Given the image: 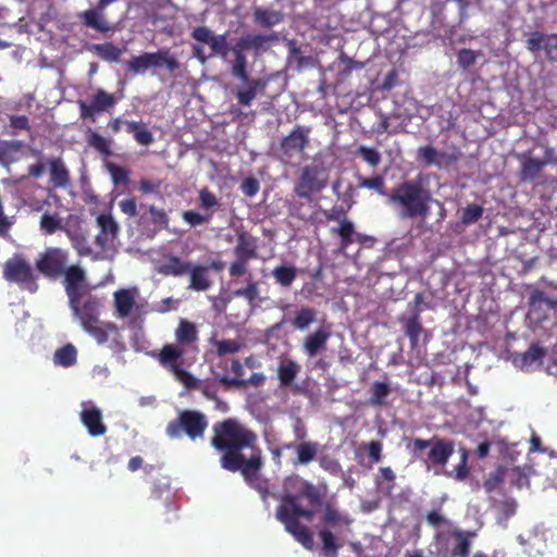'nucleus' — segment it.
<instances>
[{"instance_id": "4", "label": "nucleus", "mask_w": 557, "mask_h": 557, "mask_svg": "<svg viewBox=\"0 0 557 557\" xmlns=\"http://www.w3.org/2000/svg\"><path fill=\"white\" fill-rule=\"evenodd\" d=\"M406 448L412 458L437 474V469H443L454 455L455 443L453 440L434 435L429 440L412 438L407 443Z\"/></svg>"}, {"instance_id": "10", "label": "nucleus", "mask_w": 557, "mask_h": 557, "mask_svg": "<svg viewBox=\"0 0 557 557\" xmlns=\"http://www.w3.org/2000/svg\"><path fill=\"white\" fill-rule=\"evenodd\" d=\"M3 277L8 282L15 283L32 293L38 288L37 275L22 255H15L4 262Z\"/></svg>"}, {"instance_id": "28", "label": "nucleus", "mask_w": 557, "mask_h": 557, "mask_svg": "<svg viewBox=\"0 0 557 557\" xmlns=\"http://www.w3.org/2000/svg\"><path fill=\"white\" fill-rule=\"evenodd\" d=\"M81 421L90 436H101L107 432V426L102 422L101 410L95 406L84 409L81 412Z\"/></svg>"}, {"instance_id": "32", "label": "nucleus", "mask_w": 557, "mask_h": 557, "mask_svg": "<svg viewBox=\"0 0 557 557\" xmlns=\"http://www.w3.org/2000/svg\"><path fill=\"white\" fill-rule=\"evenodd\" d=\"M319 446L314 441L300 442L296 447V458L292 460V465L294 467L309 465L317 458Z\"/></svg>"}, {"instance_id": "24", "label": "nucleus", "mask_w": 557, "mask_h": 557, "mask_svg": "<svg viewBox=\"0 0 557 557\" xmlns=\"http://www.w3.org/2000/svg\"><path fill=\"white\" fill-rule=\"evenodd\" d=\"M110 127L114 133L132 135L134 139H152L150 131L141 121H128L117 117L110 123Z\"/></svg>"}, {"instance_id": "6", "label": "nucleus", "mask_w": 557, "mask_h": 557, "mask_svg": "<svg viewBox=\"0 0 557 557\" xmlns=\"http://www.w3.org/2000/svg\"><path fill=\"white\" fill-rule=\"evenodd\" d=\"M208 428V419L205 413L197 410H182L177 418L170 421L165 428V434L177 440L186 435L189 440L202 438Z\"/></svg>"}, {"instance_id": "26", "label": "nucleus", "mask_w": 557, "mask_h": 557, "mask_svg": "<svg viewBox=\"0 0 557 557\" xmlns=\"http://www.w3.org/2000/svg\"><path fill=\"white\" fill-rule=\"evenodd\" d=\"M277 520L284 524L286 531L290 533L305 548L312 549L313 537L307 525L302 524L300 521L288 519L285 512H282V517L277 518Z\"/></svg>"}, {"instance_id": "53", "label": "nucleus", "mask_w": 557, "mask_h": 557, "mask_svg": "<svg viewBox=\"0 0 557 557\" xmlns=\"http://www.w3.org/2000/svg\"><path fill=\"white\" fill-rule=\"evenodd\" d=\"M9 134L17 135L21 132H29V119L26 115H9V123L7 125Z\"/></svg>"}, {"instance_id": "51", "label": "nucleus", "mask_w": 557, "mask_h": 557, "mask_svg": "<svg viewBox=\"0 0 557 557\" xmlns=\"http://www.w3.org/2000/svg\"><path fill=\"white\" fill-rule=\"evenodd\" d=\"M484 208L478 203L468 205L461 213V223L463 225H471L476 223L483 215Z\"/></svg>"}, {"instance_id": "61", "label": "nucleus", "mask_w": 557, "mask_h": 557, "mask_svg": "<svg viewBox=\"0 0 557 557\" xmlns=\"http://www.w3.org/2000/svg\"><path fill=\"white\" fill-rule=\"evenodd\" d=\"M544 356L545 349L537 343H533L528 350L522 354V360L524 364H532L536 361H541Z\"/></svg>"}, {"instance_id": "57", "label": "nucleus", "mask_w": 557, "mask_h": 557, "mask_svg": "<svg viewBox=\"0 0 557 557\" xmlns=\"http://www.w3.org/2000/svg\"><path fill=\"white\" fill-rule=\"evenodd\" d=\"M104 165L115 185L128 183V171L125 168L110 161H106Z\"/></svg>"}, {"instance_id": "16", "label": "nucleus", "mask_w": 557, "mask_h": 557, "mask_svg": "<svg viewBox=\"0 0 557 557\" xmlns=\"http://www.w3.org/2000/svg\"><path fill=\"white\" fill-rule=\"evenodd\" d=\"M525 47L532 53L543 50L549 62L557 63V34L532 32L525 41Z\"/></svg>"}, {"instance_id": "29", "label": "nucleus", "mask_w": 557, "mask_h": 557, "mask_svg": "<svg viewBox=\"0 0 557 557\" xmlns=\"http://www.w3.org/2000/svg\"><path fill=\"white\" fill-rule=\"evenodd\" d=\"M174 335L176 345L183 347L186 350L188 348L195 347L199 339L196 324L186 319L180 320Z\"/></svg>"}, {"instance_id": "41", "label": "nucleus", "mask_w": 557, "mask_h": 557, "mask_svg": "<svg viewBox=\"0 0 557 557\" xmlns=\"http://www.w3.org/2000/svg\"><path fill=\"white\" fill-rule=\"evenodd\" d=\"M275 283L282 287H290L297 277V268L288 264H281L272 270Z\"/></svg>"}, {"instance_id": "27", "label": "nucleus", "mask_w": 557, "mask_h": 557, "mask_svg": "<svg viewBox=\"0 0 557 557\" xmlns=\"http://www.w3.org/2000/svg\"><path fill=\"white\" fill-rule=\"evenodd\" d=\"M97 223L100 227L99 234L96 236V245L100 249L108 247L114 240L119 232V225L110 214H100L97 218Z\"/></svg>"}, {"instance_id": "20", "label": "nucleus", "mask_w": 557, "mask_h": 557, "mask_svg": "<svg viewBox=\"0 0 557 557\" xmlns=\"http://www.w3.org/2000/svg\"><path fill=\"white\" fill-rule=\"evenodd\" d=\"M191 262L174 253L163 255L157 271L163 276L182 277L188 274Z\"/></svg>"}, {"instance_id": "45", "label": "nucleus", "mask_w": 557, "mask_h": 557, "mask_svg": "<svg viewBox=\"0 0 557 557\" xmlns=\"http://www.w3.org/2000/svg\"><path fill=\"white\" fill-rule=\"evenodd\" d=\"M83 329L89 333L100 345L108 342L109 333L117 334V327L113 323H106L104 325H99V323H91L90 326H84Z\"/></svg>"}, {"instance_id": "30", "label": "nucleus", "mask_w": 557, "mask_h": 557, "mask_svg": "<svg viewBox=\"0 0 557 557\" xmlns=\"http://www.w3.org/2000/svg\"><path fill=\"white\" fill-rule=\"evenodd\" d=\"M187 275H189L188 288L191 290L206 292L212 286L209 267L205 264L193 263Z\"/></svg>"}, {"instance_id": "56", "label": "nucleus", "mask_w": 557, "mask_h": 557, "mask_svg": "<svg viewBox=\"0 0 557 557\" xmlns=\"http://www.w3.org/2000/svg\"><path fill=\"white\" fill-rule=\"evenodd\" d=\"M445 474L457 481H463L467 479L469 475L467 449H461L460 462L450 472H445Z\"/></svg>"}, {"instance_id": "59", "label": "nucleus", "mask_w": 557, "mask_h": 557, "mask_svg": "<svg viewBox=\"0 0 557 557\" xmlns=\"http://www.w3.org/2000/svg\"><path fill=\"white\" fill-rule=\"evenodd\" d=\"M213 344L216 348V354L220 357H223L228 354H236L242 348L240 343L235 339L215 341Z\"/></svg>"}, {"instance_id": "62", "label": "nucleus", "mask_w": 557, "mask_h": 557, "mask_svg": "<svg viewBox=\"0 0 557 557\" xmlns=\"http://www.w3.org/2000/svg\"><path fill=\"white\" fill-rule=\"evenodd\" d=\"M178 382H181L187 389L201 388V381L196 379L191 373L184 368L173 374Z\"/></svg>"}, {"instance_id": "3", "label": "nucleus", "mask_w": 557, "mask_h": 557, "mask_svg": "<svg viewBox=\"0 0 557 557\" xmlns=\"http://www.w3.org/2000/svg\"><path fill=\"white\" fill-rule=\"evenodd\" d=\"M430 176L419 173L412 180H406L388 194V202L399 209L403 219H426L430 215L432 191L429 187Z\"/></svg>"}, {"instance_id": "37", "label": "nucleus", "mask_w": 557, "mask_h": 557, "mask_svg": "<svg viewBox=\"0 0 557 557\" xmlns=\"http://www.w3.org/2000/svg\"><path fill=\"white\" fill-rule=\"evenodd\" d=\"M282 512H285L288 519L295 521H299L300 518H305L310 521L314 515L313 510L304 508L299 502L289 505H280L276 510V518H281Z\"/></svg>"}, {"instance_id": "12", "label": "nucleus", "mask_w": 557, "mask_h": 557, "mask_svg": "<svg viewBox=\"0 0 557 557\" xmlns=\"http://www.w3.org/2000/svg\"><path fill=\"white\" fill-rule=\"evenodd\" d=\"M234 256L235 260L230 264L228 273L231 277H240L248 272L249 262L259 257L257 238L246 232L239 233Z\"/></svg>"}, {"instance_id": "36", "label": "nucleus", "mask_w": 557, "mask_h": 557, "mask_svg": "<svg viewBox=\"0 0 557 557\" xmlns=\"http://www.w3.org/2000/svg\"><path fill=\"white\" fill-rule=\"evenodd\" d=\"M472 535L473 533L462 530H454L451 532V540L455 543L453 547L454 557H469Z\"/></svg>"}, {"instance_id": "17", "label": "nucleus", "mask_w": 557, "mask_h": 557, "mask_svg": "<svg viewBox=\"0 0 557 557\" xmlns=\"http://www.w3.org/2000/svg\"><path fill=\"white\" fill-rule=\"evenodd\" d=\"M191 38L198 42L207 44L212 54L226 58L228 54V45L226 40V34L215 35L207 26L195 27L190 34Z\"/></svg>"}, {"instance_id": "46", "label": "nucleus", "mask_w": 557, "mask_h": 557, "mask_svg": "<svg viewBox=\"0 0 557 557\" xmlns=\"http://www.w3.org/2000/svg\"><path fill=\"white\" fill-rule=\"evenodd\" d=\"M50 176L54 186L65 187L69 184V171L59 159H54L50 162Z\"/></svg>"}, {"instance_id": "33", "label": "nucleus", "mask_w": 557, "mask_h": 557, "mask_svg": "<svg viewBox=\"0 0 557 557\" xmlns=\"http://www.w3.org/2000/svg\"><path fill=\"white\" fill-rule=\"evenodd\" d=\"M252 15L255 24L263 28H271L284 20V14L281 11L263 9L261 7L253 8Z\"/></svg>"}, {"instance_id": "34", "label": "nucleus", "mask_w": 557, "mask_h": 557, "mask_svg": "<svg viewBox=\"0 0 557 557\" xmlns=\"http://www.w3.org/2000/svg\"><path fill=\"white\" fill-rule=\"evenodd\" d=\"M299 371L300 366L296 361L292 359L281 361L277 367V377L280 381V386H290L294 383Z\"/></svg>"}, {"instance_id": "7", "label": "nucleus", "mask_w": 557, "mask_h": 557, "mask_svg": "<svg viewBox=\"0 0 557 557\" xmlns=\"http://www.w3.org/2000/svg\"><path fill=\"white\" fill-rule=\"evenodd\" d=\"M554 161V150L547 141H534L533 147L520 158V181L539 183L544 166Z\"/></svg>"}, {"instance_id": "60", "label": "nucleus", "mask_w": 557, "mask_h": 557, "mask_svg": "<svg viewBox=\"0 0 557 557\" xmlns=\"http://www.w3.org/2000/svg\"><path fill=\"white\" fill-rule=\"evenodd\" d=\"M182 216L186 223H188L191 227H195L209 223L212 219V212L201 214L193 210H187L183 212Z\"/></svg>"}, {"instance_id": "13", "label": "nucleus", "mask_w": 557, "mask_h": 557, "mask_svg": "<svg viewBox=\"0 0 557 557\" xmlns=\"http://www.w3.org/2000/svg\"><path fill=\"white\" fill-rule=\"evenodd\" d=\"M122 98L123 92H121L120 96H116L99 88L90 96L88 101H78L81 117L84 120L90 119L95 121V119L100 114L113 109Z\"/></svg>"}, {"instance_id": "5", "label": "nucleus", "mask_w": 557, "mask_h": 557, "mask_svg": "<svg viewBox=\"0 0 557 557\" xmlns=\"http://www.w3.org/2000/svg\"><path fill=\"white\" fill-rule=\"evenodd\" d=\"M234 60L231 64V74L239 79L243 86H236L232 89L237 103L242 107H250L258 94H263L269 79L263 77L251 78L248 74V62L245 53H233Z\"/></svg>"}, {"instance_id": "43", "label": "nucleus", "mask_w": 557, "mask_h": 557, "mask_svg": "<svg viewBox=\"0 0 557 557\" xmlns=\"http://www.w3.org/2000/svg\"><path fill=\"white\" fill-rule=\"evenodd\" d=\"M53 361L55 364L69 368L76 363L77 361V350L74 345L66 344L59 348L53 356Z\"/></svg>"}, {"instance_id": "11", "label": "nucleus", "mask_w": 557, "mask_h": 557, "mask_svg": "<svg viewBox=\"0 0 557 557\" xmlns=\"http://www.w3.org/2000/svg\"><path fill=\"white\" fill-rule=\"evenodd\" d=\"M329 182V172L322 164H311L302 169L295 184V194L310 200L314 193L324 189Z\"/></svg>"}, {"instance_id": "25", "label": "nucleus", "mask_w": 557, "mask_h": 557, "mask_svg": "<svg viewBox=\"0 0 557 557\" xmlns=\"http://www.w3.org/2000/svg\"><path fill=\"white\" fill-rule=\"evenodd\" d=\"M149 498L154 502H161L164 513L175 512L177 510L170 491V479L168 476H163L153 483Z\"/></svg>"}, {"instance_id": "40", "label": "nucleus", "mask_w": 557, "mask_h": 557, "mask_svg": "<svg viewBox=\"0 0 557 557\" xmlns=\"http://www.w3.org/2000/svg\"><path fill=\"white\" fill-rule=\"evenodd\" d=\"M395 472L391 467H382L379 470V475L375 478L377 488L386 496H392L396 483Z\"/></svg>"}, {"instance_id": "63", "label": "nucleus", "mask_w": 557, "mask_h": 557, "mask_svg": "<svg viewBox=\"0 0 557 557\" xmlns=\"http://www.w3.org/2000/svg\"><path fill=\"white\" fill-rule=\"evenodd\" d=\"M478 57H479L478 52H475L471 49L463 48V49H460L457 53V63L461 69L467 70L470 66L474 65Z\"/></svg>"}, {"instance_id": "39", "label": "nucleus", "mask_w": 557, "mask_h": 557, "mask_svg": "<svg viewBox=\"0 0 557 557\" xmlns=\"http://www.w3.org/2000/svg\"><path fill=\"white\" fill-rule=\"evenodd\" d=\"M65 233L70 238L73 248L77 251L79 256H89L92 252L91 246L89 244L88 237L84 231L81 228L71 230L66 228Z\"/></svg>"}, {"instance_id": "35", "label": "nucleus", "mask_w": 557, "mask_h": 557, "mask_svg": "<svg viewBox=\"0 0 557 557\" xmlns=\"http://www.w3.org/2000/svg\"><path fill=\"white\" fill-rule=\"evenodd\" d=\"M135 306L134 295L128 289H119L114 293V307L119 318H126Z\"/></svg>"}, {"instance_id": "54", "label": "nucleus", "mask_w": 557, "mask_h": 557, "mask_svg": "<svg viewBox=\"0 0 557 557\" xmlns=\"http://www.w3.org/2000/svg\"><path fill=\"white\" fill-rule=\"evenodd\" d=\"M451 535H443L437 533L434 536V544L436 547V557H454L453 547L450 546Z\"/></svg>"}, {"instance_id": "2", "label": "nucleus", "mask_w": 557, "mask_h": 557, "mask_svg": "<svg viewBox=\"0 0 557 557\" xmlns=\"http://www.w3.org/2000/svg\"><path fill=\"white\" fill-rule=\"evenodd\" d=\"M301 498L307 499L312 507H322L320 522L323 528L318 532L322 543V553L327 557H336L343 545L331 529H334L336 533H339L342 528L349 529L352 519L347 513L342 512L333 503L329 500L323 503V494L311 482L297 474L285 478L280 505L297 503Z\"/></svg>"}, {"instance_id": "47", "label": "nucleus", "mask_w": 557, "mask_h": 557, "mask_svg": "<svg viewBox=\"0 0 557 557\" xmlns=\"http://www.w3.org/2000/svg\"><path fill=\"white\" fill-rule=\"evenodd\" d=\"M198 201L199 208L206 211V213L212 212L213 214L215 209L220 207L219 199L208 187H203L199 190Z\"/></svg>"}, {"instance_id": "49", "label": "nucleus", "mask_w": 557, "mask_h": 557, "mask_svg": "<svg viewBox=\"0 0 557 557\" xmlns=\"http://www.w3.org/2000/svg\"><path fill=\"white\" fill-rule=\"evenodd\" d=\"M277 37L275 34L264 35V34H250V46L251 50L255 52V55H260L269 49V41L276 40Z\"/></svg>"}, {"instance_id": "50", "label": "nucleus", "mask_w": 557, "mask_h": 557, "mask_svg": "<svg viewBox=\"0 0 557 557\" xmlns=\"http://www.w3.org/2000/svg\"><path fill=\"white\" fill-rule=\"evenodd\" d=\"M359 187L374 189L380 195L388 198V191H386L385 181L381 175H375L372 177H360L359 178Z\"/></svg>"}, {"instance_id": "9", "label": "nucleus", "mask_w": 557, "mask_h": 557, "mask_svg": "<svg viewBox=\"0 0 557 557\" xmlns=\"http://www.w3.org/2000/svg\"><path fill=\"white\" fill-rule=\"evenodd\" d=\"M161 66H165L170 72H174L180 69V62L168 49L144 52L126 62L127 71L134 75L144 73L151 67Z\"/></svg>"}, {"instance_id": "44", "label": "nucleus", "mask_w": 557, "mask_h": 557, "mask_svg": "<svg viewBox=\"0 0 557 557\" xmlns=\"http://www.w3.org/2000/svg\"><path fill=\"white\" fill-rule=\"evenodd\" d=\"M92 50L100 59L108 62H117L124 52L112 42L94 45Z\"/></svg>"}, {"instance_id": "8", "label": "nucleus", "mask_w": 557, "mask_h": 557, "mask_svg": "<svg viewBox=\"0 0 557 557\" xmlns=\"http://www.w3.org/2000/svg\"><path fill=\"white\" fill-rule=\"evenodd\" d=\"M70 252L60 247H47L39 253L36 270L49 280H58L70 267Z\"/></svg>"}, {"instance_id": "48", "label": "nucleus", "mask_w": 557, "mask_h": 557, "mask_svg": "<svg viewBox=\"0 0 557 557\" xmlns=\"http://www.w3.org/2000/svg\"><path fill=\"white\" fill-rule=\"evenodd\" d=\"M506 475V466H498L493 472L488 474L483 483V487L488 493L494 492L495 490L499 488L505 481H507Z\"/></svg>"}, {"instance_id": "18", "label": "nucleus", "mask_w": 557, "mask_h": 557, "mask_svg": "<svg viewBox=\"0 0 557 557\" xmlns=\"http://www.w3.org/2000/svg\"><path fill=\"white\" fill-rule=\"evenodd\" d=\"M186 351V349L176 344H166L159 352H154L152 356L162 368L174 374L184 368V355Z\"/></svg>"}, {"instance_id": "64", "label": "nucleus", "mask_w": 557, "mask_h": 557, "mask_svg": "<svg viewBox=\"0 0 557 557\" xmlns=\"http://www.w3.org/2000/svg\"><path fill=\"white\" fill-rule=\"evenodd\" d=\"M320 467L332 475H339L343 473V468L339 461L327 455L322 456L319 459Z\"/></svg>"}, {"instance_id": "23", "label": "nucleus", "mask_w": 557, "mask_h": 557, "mask_svg": "<svg viewBox=\"0 0 557 557\" xmlns=\"http://www.w3.org/2000/svg\"><path fill=\"white\" fill-rule=\"evenodd\" d=\"M423 309H414L409 317H400L399 322L403 324L405 335L409 338L410 348L417 349L420 345V336L426 334L421 322V312Z\"/></svg>"}, {"instance_id": "22", "label": "nucleus", "mask_w": 557, "mask_h": 557, "mask_svg": "<svg viewBox=\"0 0 557 557\" xmlns=\"http://www.w3.org/2000/svg\"><path fill=\"white\" fill-rule=\"evenodd\" d=\"M331 337V331L321 326L309 333L302 341V351L308 358H313L326 349L327 342Z\"/></svg>"}, {"instance_id": "42", "label": "nucleus", "mask_w": 557, "mask_h": 557, "mask_svg": "<svg viewBox=\"0 0 557 557\" xmlns=\"http://www.w3.org/2000/svg\"><path fill=\"white\" fill-rule=\"evenodd\" d=\"M317 319V310L311 307H300L292 321V325L296 330L304 331L308 329Z\"/></svg>"}, {"instance_id": "31", "label": "nucleus", "mask_w": 557, "mask_h": 557, "mask_svg": "<svg viewBox=\"0 0 557 557\" xmlns=\"http://www.w3.org/2000/svg\"><path fill=\"white\" fill-rule=\"evenodd\" d=\"M335 232L341 237L342 247L347 248L354 242H358L360 245H366L370 242H373V237L364 235V234H356L355 236V226L354 223L347 219L341 221L339 226Z\"/></svg>"}, {"instance_id": "14", "label": "nucleus", "mask_w": 557, "mask_h": 557, "mask_svg": "<svg viewBox=\"0 0 557 557\" xmlns=\"http://www.w3.org/2000/svg\"><path fill=\"white\" fill-rule=\"evenodd\" d=\"M116 0H98L96 5L77 14L79 23L100 34H108L114 30L113 23L108 18L106 10Z\"/></svg>"}, {"instance_id": "1", "label": "nucleus", "mask_w": 557, "mask_h": 557, "mask_svg": "<svg viewBox=\"0 0 557 557\" xmlns=\"http://www.w3.org/2000/svg\"><path fill=\"white\" fill-rule=\"evenodd\" d=\"M212 430L211 445L222 453L221 467L230 472L239 471L245 482L265 500L269 490L267 481L259 478L263 457L257 434L232 418L214 423Z\"/></svg>"}, {"instance_id": "55", "label": "nucleus", "mask_w": 557, "mask_h": 557, "mask_svg": "<svg viewBox=\"0 0 557 557\" xmlns=\"http://www.w3.org/2000/svg\"><path fill=\"white\" fill-rule=\"evenodd\" d=\"M391 388L385 382H375L372 386L370 403L373 406H382L388 396Z\"/></svg>"}, {"instance_id": "19", "label": "nucleus", "mask_w": 557, "mask_h": 557, "mask_svg": "<svg viewBox=\"0 0 557 557\" xmlns=\"http://www.w3.org/2000/svg\"><path fill=\"white\" fill-rule=\"evenodd\" d=\"M457 159L458 157L454 152L438 151L431 145L420 147L417 154V160L425 166L447 168L454 164Z\"/></svg>"}, {"instance_id": "52", "label": "nucleus", "mask_w": 557, "mask_h": 557, "mask_svg": "<svg viewBox=\"0 0 557 557\" xmlns=\"http://www.w3.org/2000/svg\"><path fill=\"white\" fill-rule=\"evenodd\" d=\"M40 230L47 235L54 234L57 231L62 230L61 218L58 214H42L40 218Z\"/></svg>"}, {"instance_id": "15", "label": "nucleus", "mask_w": 557, "mask_h": 557, "mask_svg": "<svg viewBox=\"0 0 557 557\" xmlns=\"http://www.w3.org/2000/svg\"><path fill=\"white\" fill-rule=\"evenodd\" d=\"M61 277L69 302L75 304L89 293L86 271L79 264H71Z\"/></svg>"}, {"instance_id": "58", "label": "nucleus", "mask_w": 557, "mask_h": 557, "mask_svg": "<svg viewBox=\"0 0 557 557\" xmlns=\"http://www.w3.org/2000/svg\"><path fill=\"white\" fill-rule=\"evenodd\" d=\"M234 295L236 297H243L248 302L252 304L257 300L259 296V287L258 283L251 280V276L247 281V285L243 288H238L234 290Z\"/></svg>"}, {"instance_id": "21", "label": "nucleus", "mask_w": 557, "mask_h": 557, "mask_svg": "<svg viewBox=\"0 0 557 557\" xmlns=\"http://www.w3.org/2000/svg\"><path fill=\"white\" fill-rule=\"evenodd\" d=\"M78 299L77 302H69L74 315L81 321L82 326H90L91 323H99V301L95 297H89L84 302Z\"/></svg>"}, {"instance_id": "38", "label": "nucleus", "mask_w": 557, "mask_h": 557, "mask_svg": "<svg viewBox=\"0 0 557 557\" xmlns=\"http://www.w3.org/2000/svg\"><path fill=\"white\" fill-rule=\"evenodd\" d=\"M530 467H507L506 466V479L507 482L517 488L527 487L530 485Z\"/></svg>"}]
</instances>
